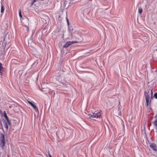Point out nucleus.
<instances>
[{
    "instance_id": "nucleus-1",
    "label": "nucleus",
    "mask_w": 157,
    "mask_h": 157,
    "mask_svg": "<svg viewBox=\"0 0 157 157\" xmlns=\"http://www.w3.org/2000/svg\"><path fill=\"white\" fill-rule=\"evenodd\" d=\"M101 112L102 111L100 110L97 113H92V114H89L88 115V117L91 119H93L94 118H101L102 116L101 115Z\"/></svg>"
},
{
    "instance_id": "nucleus-2",
    "label": "nucleus",
    "mask_w": 157,
    "mask_h": 157,
    "mask_svg": "<svg viewBox=\"0 0 157 157\" xmlns=\"http://www.w3.org/2000/svg\"><path fill=\"white\" fill-rule=\"evenodd\" d=\"M5 145V138L4 135L2 133L0 134V147L3 148Z\"/></svg>"
},
{
    "instance_id": "nucleus-3",
    "label": "nucleus",
    "mask_w": 157,
    "mask_h": 157,
    "mask_svg": "<svg viewBox=\"0 0 157 157\" xmlns=\"http://www.w3.org/2000/svg\"><path fill=\"white\" fill-rule=\"evenodd\" d=\"M145 98L146 100V105L147 106H148L149 105V104H150L151 103V101H150V97L149 95L147 93L146 94H145Z\"/></svg>"
},
{
    "instance_id": "nucleus-4",
    "label": "nucleus",
    "mask_w": 157,
    "mask_h": 157,
    "mask_svg": "<svg viewBox=\"0 0 157 157\" xmlns=\"http://www.w3.org/2000/svg\"><path fill=\"white\" fill-rule=\"evenodd\" d=\"M78 42L76 41H70L67 42L65 45H64L63 47V48H67L71 44L74 43H77Z\"/></svg>"
},
{
    "instance_id": "nucleus-5",
    "label": "nucleus",
    "mask_w": 157,
    "mask_h": 157,
    "mask_svg": "<svg viewBox=\"0 0 157 157\" xmlns=\"http://www.w3.org/2000/svg\"><path fill=\"white\" fill-rule=\"evenodd\" d=\"M28 103L31 105V106L33 108L36 112H38V110L36 105H35L32 102L28 101Z\"/></svg>"
},
{
    "instance_id": "nucleus-6",
    "label": "nucleus",
    "mask_w": 157,
    "mask_h": 157,
    "mask_svg": "<svg viewBox=\"0 0 157 157\" xmlns=\"http://www.w3.org/2000/svg\"><path fill=\"white\" fill-rule=\"evenodd\" d=\"M155 120L153 122V124L155 128L157 129V114L155 117Z\"/></svg>"
},
{
    "instance_id": "nucleus-7",
    "label": "nucleus",
    "mask_w": 157,
    "mask_h": 157,
    "mask_svg": "<svg viewBox=\"0 0 157 157\" xmlns=\"http://www.w3.org/2000/svg\"><path fill=\"white\" fill-rule=\"evenodd\" d=\"M150 147L154 151H157V147L155 144L152 143L150 145Z\"/></svg>"
},
{
    "instance_id": "nucleus-8",
    "label": "nucleus",
    "mask_w": 157,
    "mask_h": 157,
    "mask_svg": "<svg viewBox=\"0 0 157 157\" xmlns=\"http://www.w3.org/2000/svg\"><path fill=\"white\" fill-rule=\"evenodd\" d=\"M2 63L0 62V76L2 75L3 71V67Z\"/></svg>"
},
{
    "instance_id": "nucleus-9",
    "label": "nucleus",
    "mask_w": 157,
    "mask_h": 157,
    "mask_svg": "<svg viewBox=\"0 0 157 157\" xmlns=\"http://www.w3.org/2000/svg\"><path fill=\"white\" fill-rule=\"evenodd\" d=\"M1 13H4V10H5V7H4L3 6L2 3V2L1 3Z\"/></svg>"
},
{
    "instance_id": "nucleus-10",
    "label": "nucleus",
    "mask_w": 157,
    "mask_h": 157,
    "mask_svg": "<svg viewBox=\"0 0 157 157\" xmlns=\"http://www.w3.org/2000/svg\"><path fill=\"white\" fill-rule=\"evenodd\" d=\"M3 123L4 127L6 128V130H7L8 129V127L7 124V123L5 121H4L3 122Z\"/></svg>"
},
{
    "instance_id": "nucleus-11",
    "label": "nucleus",
    "mask_w": 157,
    "mask_h": 157,
    "mask_svg": "<svg viewBox=\"0 0 157 157\" xmlns=\"http://www.w3.org/2000/svg\"><path fill=\"white\" fill-rule=\"evenodd\" d=\"M3 113H4V117H5V118H6V121L7 120L8 121V120L9 119L8 117H7V114H6V112L5 111H4L3 112Z\"/></svg>"
},
{
    "instance_id": "nucleus-12",
    "label": "nucleus",
    "mask_w": 157,
    "mask_h": 157,
    "mask_svg": "<svg viewBox=\"0 0 157 157\" xmlns=\"http://www.w3.org/2000/svg\"><path fill=\"white\" fill-rule=\"evenodd\" d=\"M61 78V75H59V76L58 75L57 76V77L56 78V80H57L58 81L60 82H61L60 79Z\"/></svg>"
},
{
    "instance_id": "nucleus-13",
    "label": "nucleus",
    "mask_w": 157,
    "mask_h": 157,
    "mask_svg": "<svg viewBox=\"0 0 157 157\" xmlns=\"http://www.w3.org/2000/svg\"><path fill=\"white\" fill-rule=\"evenodd\" d=\"M138 12L139 13H141L142 12V9L141 8H139L138 9Z\"/></svg>"
},
{
    "instance_id": "nucleus-14",
    "label": "nucleus",
    "mask_w": 157,
    "mask_h": 157,
    "mask_svg": "<svg viewBox=\"0 0 157 157\" xmlns=\"http://www.w3.org/2000/svg\"><path fill=\"white\" fill-rule=\"evenodd\" d=\"M19 15L20 17H22V16L21 15V10H19Z\"/></svg>"
},
{
    "instance_id": "nucleus-15",
    "label": "nucleus",
    "mask_w": 157,
    "mask_h": 157,
    "mask_svg": "<svg viewBox=\"0 0 157 157\" xmlns=\"http://www.w3.org/2000/svg\"><path fill=\"white\" fill-rule=\"evenodd\" d=\"M24 27L26 28V30H27V31L28 32L29 31V27L28 26H25Z\"/></svg>"
},
{
    "instance_id": "nucleus-16",
    "label": "nucleus",
    "mask_w": 157,
    "mask_h": 157,
    "mask_svg": "<svg viewBox=\"0 0 157 157\" xmlns=\"http://www.w3.org/2000/svg\"><path fill=\"white\" fill-rule=\"evenodd\" d=\"M37 1V0H33V2L31 3V6H32L33 5L34 3L36 2Z\"/></svg>"
},
{
    "instance_id": "nucleus-17",
    "label": "nucleus",
    "mask_w": 157,
    "mask_h": 157,
    "mask_svg": "<svg viewBox=\"0 0 157 157\" xmlns=\"http://www.w3.org/2000/svg\"><path fill=\"white\" fill-rule=\"evenodd\" d=\"M120 103H119V105H118V111H119V112L120 113H121L120 109Z\"/></svg>"
},
{
    "instance_id": "nucleus-18",
    "label": "nucleus",
    "mask_w": 157,
    "mask_h": 157,
    "mask_svg": "<svg viewBox=\"0 0 157 157\" xmlns=\"http://www.w3.org/2000/svg\"><path fill=\"white\" fill-rule=\"evenodd\" d=\"M6 121L7 122V123L9 125H11V123L9 119L8 120V121L7 120Z\"/></svg>"
},
{
    "instance_id": "nucleus-19",
    "label": "nucleus",
    "mask_w": 157,
    "mask_h": 157,
    "mask_svg": "<svg viewBox=\"0 0 157 157\" xmlns=\"http://www.w3.org/2000/svg\"><path fill=\"white\" fill-rule=\"evenodd\" d=\"M154 97L156 99H157V93H155L154 94Z\"/></svg>"
},
{
    "instance_id": "nucleus-20",
    "label": "nucleus",
    "mask_w": 157,
    "mask_h": 157,
    "mask_svg": "<svg viewBox=\"0 0 157 157\" xmlns=\"http://www.w3.org/2000/svg\"><path fill=\"white\" fill-rule=\"evenodd\" d=\"M66 19H67V24L68 25H69V21H68V20L67 17L66 18Z\"/></svg>"
},
{
    "instance_id": "nucleus-21",
    "label": "nucleus",
    "mask_w": 157,
    "mask_h": 157,
    "mask_svg": "<svg viewBox=\"0 0 157 157\" xmlns=\"http://www.w3.org/2000/svg\"><path fill=\"white\" fill-rule=\"evenodd\" d=\"M151 98H152V94H153V93H152V90H151Z\"/></svg>"
},
{
    "instance_id": "nucleus-22",
    "label": "nucleus",
    "mask_w": 157,
    "mask_h": 157,
    "mask_svg": "<svg viewBox=\"0 0 157 157\" xmlns=\"http://www.w3.org/2000/svg\"><path fill=\"white\" fill-rule=\"evenodd\" d=\"M62 84H63V85H65H65H67V84L66 83H64V82H63V83H62Z\"/></svg>"
},
{
    "instance_id": "nucleus-23",
    "label": "nucleus",
    "mask_w": 157,
    "mask_h": 157,
    "mask_svg": "<svg viewBox=\"0 0 157 157\" xmlns=\"http://www.w3.org/2000/svg\"><path fill=\"white\" fill-rule=\"evenodd\" d=\"M48 155L49 156V157H50V156H52L51 155H50V153H48Z\"/></svg>"
},
{
    "instance_id": "nucleus-24",
    "label": "nucleus",
    "mask_w": 157,
    "mask_h": 157,
    "mask_svg": "<svg viewBox=\"0 0 157 157\" xmlns=\"http://www.w3.org/2000/svg\"><path fill=\"white\" fill-rule=\"evenodd\" d=\"M50 157H52V156H50Z\"/></svg>"
},
{
    "instance_id": "nucleus-25",
    "label": "nucleus",
    "mask_w": 157,
    "mask_h": 157,
    "mask_svg": "<svg viewBox=\"0 0 157 157\" xmlns=\"http://www.w3.org/2000/svg\"><path fill=\"white\" fill-rule=\"evenodd\" d=\"M157 130V129H156Z\"/></svg>"
}]
</instances>
